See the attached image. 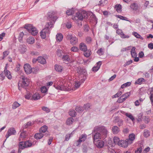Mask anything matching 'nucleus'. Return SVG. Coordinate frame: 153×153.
<instances>
[{"mask_svg":"<svg viewBox=\"0 0 153 153\" xmlns=\"http://www.w3.org/2000/svg\"><path fill=\"white\" fill-rule=\"evenodd\" d=\"M10 52L9 51L7 50L4 51L3 53V56L2 59H4L6 57L9 53Z\"/></svg>","mask_w":153,"mask_h":153,"instance_id":"nucleus-45","label":"nucleus"},{"mask_svg":"<svg viewBox=\"0 0 153 153\" xmlns=\"http://www.w3.org/2000/svg\"><path fill=\"white\" fill-rule=\"evenodd\" d=\"M35 39L33 37H30L27 39V42L29 44H32L34 43Z\"/></svg>","mask_w":153,"mask_h":153,"instance_id":"nucleus-28","label":"nucleus"},{"mask_svg":"<svg viewBox=\"0 0 153 153\" xmlns=\"http://www.w3.org/2000/svg\"><path fill=\"white\" fill-rule=\"evenodd\" d=\"M86 41L87 43H90L92 41V39L91 37H88L86 39Z\"/></svg>","mask_w":153,"mask_h":153,"instance_id":"nucleus-63","label":"nucleus"},{"mask_svg":"<svg viewBox=\"0 0 153 153\" xmlns=\"http://www.w3.org/2000/svg\"><path fill=\"white\" fill-rule=\"evenodd\" d=\"M48 129V127L46 126H44L42 127L39 130V132L42 133H45L46 132L45 135L46 136H47L49 135V133L47 131Z\"/></svg>","mask_w":153,"mask_h":153,"instance_id":"nucleus-14","label":"nucleus"},{"mask_svg":"<svg viewBox=\"0 0 153 153\" xmlns=\"http://www.w3.org/2000/svg\"><path fill=\"white\" fill-rule=\"evenodd\" d=\"M33 27L31 25H26L25 26V27L29 33H30V31L32 30Z\"/></svg>","mask_w":153,"mask_h":153,"instance_id":"nucleus-40","label":"nucleus"},{"mask_svg":"<svg viewBox=\"0 0 153 153\" xmlns=\"http://www.w3.org/2000/svg\"><path fill=\"white\" fill-rule=\"evenodd\" d=\"M74 13V12L73 8L68 10L66 11V13L68 16L72 15Z\"/></svg>","mask_w":153,"mask_h":153,"instance_id":"nucleus-32","label":"nucleus"},{"mask_svg":"<svg viewBox=\"0 0 153 153\" xmlns=\"http://www.w3.org/2000/svg\"><path fill=\"white\" fill-rule=\"evenodd\" d=\"M120 141L119 138L117 137H115L113 138V141L115 144H117L118 145V143Z\"/></svg>","mask_w":153,"mask_h":153,"instance_id":"nucleus-47","label":"nucleus"},{"mask_svg":"<svg viewBox=\"0 0 153 153\" xmlns=\"http://www.w3.org/2000/svg\"><path fill=\"white\" fill-rule=\"evenodd\" d=\"M130 7L133 10H136L138 9L137 4L135 3H133L130 5Z\"/></svg>","mask_w":153,"mask_h":153,"instance_id":"nucleus-33","label":"nucleus"},{"mask_svg":"<svg viewBox=\"0 0 153 153\" xmlns=\"http://www.w3.org/2000/svg\"><path fill=\"white\" fill-rule=\"evenodd\" d=\"M145 80L143 78H141L138 79L135 82V84H141L143 82H145Z\"/></svg>","mask_w":153,"mask_h":153,"instance_id":"nucleus-30","label":"nucleus"},{"mask_svg":"<svg viewBox=\"0 0 153 153\" xmlns=\"http://www.w3.org/2000/svg\"><path fill=\"white\" fill-rule=\"evenodd\" d=\"M85 16H86L85 18H87L89 16H90L91 18L93 19H95L96 17L95 15L92 12L90 11L86 12L85 11Z\"/></svg>","mask_w":153,"mask_h":153,"instance_id":"nucleus-21","label":"nucleus"},{"mask_svg":"<svg viewBox=\"0 0 153 153\" xmlns=\"http://www.w3.org/2000/svg\"><path fill=\"white\" fill-rule=\"evenodd\" d=\"M122 92L121 91H120L117 93L113 95L112 97V98H116L117 97H118L119 96H120V95H121L122 94Z\"/></svg>","mask_w":153,"mask_h":153,"instance_id":"nucleus-53","label":"nucleus"},{"mask_svg":"<svg viewBox=\"0 0 153 153\" xmlns=\"http://www.w3.org/2000/svg\"><path fill=\"white\" fill-rule=\"evenodd\" d=\"M116 33L118 35H120V37L122 38L128 39L129 38V36L125 35L121 29H117L116 31Z\"/></svg>","mask_w":153,"mask_h":153,"instance_id":"nucleus-11","label":"nucleus"},{"mask_svg":"<svg viewBox=\"0 0 153 153\" xmlns=\"http://www.w3.org/2000/svg\"><path fill=\"white\" fill-rule=\"evenodd\" d=\"M44 135L41 132H39L36 134L35 135L34 137L36 139H40L42 138Z\"/></svg>","mask_w":153,"mask_h":153,"instance_id":"nucleus-29","label":"nucleus"},{"mask_svg":"<svg viewBox=\"0 0 153 153\" xmlns=\"http://www.w3.org/2000/svg\"><path fill=\"white\" fill-rule=\"evenodd\" d=\"M74 120V119L72 117L68 118L66 120V123L67 125H70L73 123Z\"/></svg>","mask_w":153,"mask_h":153,"instance_id":"nucleus-36","label":"nucleus"},{"mask_svg":"<svg viewBox=\"0 0 153 153\" xmlns=\"http://www.w3.org/2000/svg\"><path fill=\"white\" fill-rule=\"evenodd\" d=\"M128 137V139H127L126 140L129 143V144H130L133 143V141L134 140L135 135L133 133L130 134L129 135Z\"/></svg>","mask_w":153,"mask_h":153,"instance_id":"nucleus-15","label":"nucleus"},{"mask_svg":"<svg viewBox=\"0 0 153 153\" xmlns=\"http://www.w3.org/2000/svg\"><path fill=\"white\" fill-rule=\"evenodd\" d=\"M24 70L26 73L29 74L32 72V68L30 65L28 64H26L24 66Z\"/></svg>","mask_w":153,"mask_h":153,"instance_id":"nucleus-9","label":"nucleus"},{"mask_svg":"<svg viewBox=\"0 0 153 153\" xmlns=\"http://www.w3.org/2000/svg\"><path fill=\"white\" fill-rule=\"evenodd\" d=\"M92 135L93 142L95 143L96 140L105 138L107 136L108 131L105 127L103 126H96L94 129Z\"/></svg>","mask_w":153,"mask_h":153,"instance_id":"nucleus-1","label":"nucleus"},{"mask_svg":"<svg viewBox=\"0 0 153 153\" xmlns=\"http://www.w3.org/2000/svg\"><path fill=\"white\" fill-rule=\"evenodd\" d=\"M85 10L80 11L76 13L75 18H77L80 20H82L84 18H85L86 16H85Z\"/></svg>","mask_w":153,"mask_h":153,"instance_id":"nucleus-5","label":"nucleus"},{"mask_svg":"<svg viewBox=\"0 0 153 153\" xmlns=\"http://www.w3.org/2000/svg\"><path fill=\"white\" fill-rule=\"evenodd\" d=\"M20 105V104L19 103L17 102H15L12 105V108L13 109H15L19 107Z\"/></svg>","mask_w":153,"mask_h":153,"instance_id":"nucleus-43","label":"nucleus"},{"mask_svg":"<svg viewBox=\"0 0 153 153\" xmlns=\"http://www.w3.org/2000/svg\"><path fill=\"white\" fill-rule=\"evenodd\" d=\"M42 109L46 113H48L50 111V110L48 108L46 107H43L42 108Z\"/></svg>","mask_w":153,"mask_h":153,"instance_id":"nucleus-57","label":"nucleus"},{"mask_svg":"<svg viewBox=\"0 0 153 153\" xmlns=\"http://www.w3.org/2000/svg\"><path fill=\"white\" fill-rule=\"evenodd\" d=\"M54 87L57 90H63L65 91H68L70 90L71 88L70 87H67V86L61 85V86L58 85L56 87L54 85Z\"/></svg>","mask_w":153,"mask_h":153,"instance_id":"nucleus-8","label":"nucleus"},{"mask_svg":"<svg viewBox=\"0 0 153 153\" xmlns=\"http://www.w3.org/2000/svg\"><path fill=\"white\" fill-rule=\"evenodd\" d=\"M63 38V35L61 33L57 34L56 36V39L57 41H59V42L62 40Z\"/></svg>","mask_w":153,"mask_h":153,"instance_id":"nucleus-31","label":"nucleus"},{"mask_svg":"<svg viewBox=\"0 0 153 153\" xmlns=\"http://www.w3.org/2000/svg\"><path fill=\"white\" fill-rule=\"evenodd\" d=\"M27 133L26 131H23L21 133L19 137V141H22L25 138H26Z\"/></svg>","mask_w":153,"mask_h":153,"instance_id":"nucleus-16","label":"nucleus"},{"mask_svg":"<svg viewBox=\"0 0 153 153\" xmlns=\"http://www.w3.org/2000/svg\"><path fill=\"white\" fill-rule=\"evenodd\" d=\"M54 12H49L48 13V19L50 21H52L54 23L57 19V18L56 16H54Z\"/></svg>","mask_w":153,"mask_h":153,"instance_id":"nucleus-6","label":"nucleus"},{"mask_svg":"<svg viewBox=\"0 0 153 153\" xmlns=\"http://www.w3.org/2000/svg\"><path fill=\"white\" fill-rule=\"evenodd\" d=\"M112 131L114 134H117L120 132V129L117 126H114L112 128Z\"/></svg>","mask_w":153,"mask_h":153,"instance_id":"nucleus-18","label":"nucleus"},{"mask_svg":"<svg viewBox=\"0 0 153 153\" xmlns=\"http://www.w3.org/2000/svg\"><path fill=\"white\" fill-rule=\"evenodd\" d=\"M131 83L130 82H127L123 84V85H121V88H123L129 86H130L131 85Z\"/></svg>","mask_w":153,"mask_h":153,"instance_id":"nucleus-46","label":"nucleus"},{"mask_svg":"<svg viewBox=\"0 0 153 153\" xmlns=\"http://www.w3.org/2000/svg\"><path fill=\"white\" fill-rule=\"evenodd\" d=\"M126 116L129 118L132 121L134 120V119L133 116L130 113H126L125 114Z\"/></svg>","mask_w":153,"mask_h":153,"instance_id":"nucleus-44","label":"nucleus"},{"mask_svg":"<svg viewBox=\"0 0 153 153\" xmlns=\"http://www.w3.org/2000/svg\"><path fill=\"white\" fill-rule=\"evenodd\" d=\"M19 50L21 53H24L26 51V46L25 45H21L20 46Z\"/></svg>","mask_w":153,"mask_h":153,"instance_id":"nucleus-27","label":"nucleus"},{"mask_svg":"<svg viewBox=\"0 0 153 153\" xmlns=\"http://www.w3.org/2000/svg\"><path fill=\"white\" fill-rule=\"evenodd\" d=\"M62 59L65 62H68L70 61L69 56L68 55L63 56Z\"/></svg>","mask_w":153,"mask_h":153,"instance_id":"nucleus-38","label":"nucleus"},{"mask_svg":"<svg viewBox=\"0 0 153 153\" xmlns=\"http://www.w3.org/2000/svg\"><path fill=\"white\" fill-rule=\"evenodd\" d=\"M32 95L30 93L28 92L26 95H25V98L27 99H30L31 98Z\"/></svg>","mask_w":153,"mask_h":153,"instance_id":"nucleus-54","label":"nucleus"},{"mask_svg":"<svg viewBox=\"0 0 153 153\" xmlns=\"http://www.w3.org/2000/svg\"><path fill=\"white\" fill-rule=\"evenodd\" d=\"M128 144H129V143H128L126 139V140H120V141L118 143V145L120 146L125 148L127 147Z\"/></svg>","mask_w":153,"mask_h":153,"instance_id":"nucleus-12","label":"nucleus"},{"mask_svg":"<svg viewBox=\"0 0 153 153\" xmlns=\"http://www.w3.org/2000/svg\"><path fill=\"white\" fill-rule=\"evenodd\" d=\"M83 82H81L79 81H75L74 86L76 88H78L80 86Z\"/></svg>","mask_w":153,"mask_h":153,"instance_id":"nucleus-41","label":"nucleus"},{"mask_svg":"<svg viewBox=\"0 0 153 153\" xmlns=\"http://www.w3.org/2000/svg\"><path fill=\"white\" fill-rule=\"evenodd\" d=\"M38 61L39 62L42 64H44L46 62L45 59L41 56H39L38 58Z\"/></svg>","mask_w":153,"mask_h":153,"instance_id":"nucleus-25","label":"nucleus"},{"mask_svg":"<svg viewBox=\"0 0 153 153\" xmlns=\"http://www.w3.org/2000/svg\"><path fill=\"white\" fill-rule=\"evenodd\" d=\"M33 35H36L38 33V30L35 27H33L31 30L30 32Z\"/></svg>","mask_w":153,"mask_h":153,"instance_id":"nucleus-37","label":"nucleus"},{"mask_svg":"<svg viewBox=\"0 0 153 153\" xmlns=\"http://www.w3.org/2000/svg\"><path fill=\"white\" fill-rule=\"evenodd\" d=\"M62 52L61 50H57L56 51V54L59 56H60L62 55Z\"/></svg>","mask_w":153,"mask_h":153,"instance_id":"nucleus-59","label":"nucleus"},{"mask_svg":"<svg viewBox=\"0 0 153 153\" xmlns=\"http://www.w3.org/2000/svg\"><path fill=\"white\" fill-rule=\"evenodd\" d=\"M71 51L73 52H76L78 51V48L76 46H73L71 48Z\"/></svg>","mask_w":153,"mask_h":153,"instance_id":"nucleus-62","label":"nucleus"},{"mask_svg":"<svg viewBox=\"0 0 153 153\" xmlns=\"http://www.w3.org/2000/svg\"><path fill=\"white\" fill-rule=\"evenodd\" d=\"M144 135L146 137H148L149 136V132L147 130H145L144 131Z\"/></svg>","mask_w":153,"mask_h":153,"instance_id":"nucleus-56","label":"nucleus"},{"mask_svg":"<svg viewBox=\"0 0 153 153\" xmlns=\"http://www.w3.org/2000/svg\"><path fill=\"white\" fill-rule=\"evenodd\" d=\"M66 38L68 40H70V43L73 45H75L78 42V38L70 34H68L67 35Z\"/></svg>","mask_w":153,"mask_h":153,"instance_id":"nucleus-3","label":"nucleus"},{"mask_svg":"<svg viewBox=\"0 0 153 153\" xmlns=\"http://www.w3.org/2000/svg\"><path fill=\"white\" fill-rule=\"evenodd\" d=\"M96 146L99 148H101L104 145V142L103 141L100 140H98L97 142L96 143H95Z\"/></svg>","mask_w":153,"mask_h":153,"instance_id":"nucleus-22","label":"nucleus"},{"mask_svg":"<svg viewBox=\"0 0 153 153\" xmlns=\"http://www.w3.org/2000/svg\"><path fill=\"white\" fill-rule=\"evenodd\" d=\"M130 92H128L123 94L122 95L123 96V97L125 99V100H126L130 96Z\"/></svg>","mask_w":153,"mask_h":153,"instance_id":"nucleus-52","label":"nucleus"},{"mask_svg":"<svg viewBox=\"0 0 153 153\" xmlns=\"http://www.w3.org/2000/svg\"><path fill=\"white\" fill-rule=\"evenodd\" d=\"M19 149H23L25 148V142L21 141L20 142L19 145Z\"/></svg>","mask_w":153,"mask_h":153,"instance_id":"nucleus-35","label":"nucleus"},{"mask_svg":"<svg viewBox=\"0 0 153 153\" xmlns=\"http://www.w3.org/2000/svg\"><path fill=\"white\" fill-rule=\"evenodd\" d=\"M50 33V31L46 28L43 29L40 32V36L43 39H45L46 36H48Z\"/></svg>","mask_w":153,"mask_h":153,"instance_id":"nucleus-7","label":"nucleus"},{"mask_svg":"<svg viewBox=\"0 0 153 153\" xmlns=\"http://www.w3.org/2000/svg\"><path fill=\"white\" fill-rule=\"evenodd\" d=\"M7 64H6L5 67L4 73L6 76L9 79H11L12 78V76L10 71L7 70Z\"/></svg>","mask_w":153,"mask_h":153,"instance_id":"nucleus-13","label":"nucleus"},{"mask_svg":"<svg viewBox=\"0 0 153 153\" xmlns=\"http://www.w3.org/2000/svg\"><path fill=\"white\" fill-rule=\"evenodd\" d=\"M16 133V131L14 128H11L8 130L7 134L5 137L6 138H7L10 136L14 135Z\"/></svg>","mask_w":153,"mask_h":153,"instance_id":"nucleus-10","label":"nucleus"},{"mask_svg":"<svg viewBox=\"0 0 153 153\" xmlns=\"http://www.w3.org/2000/svg\"><path fill=\"white\" fill-rule=\"evenodd\" d=\"M87 138V135L85 134H82L79 138V139L78 140L77 142L80 143L81 142L85 141Z\"/></svg>","mask_w":153,"mask_h":153,"instance_id":"nucleus-23","label":"nucleus"},{"mask_svg":"<svg viewBox=\"0 0 153 153\" xmlns=\"http://www.w3.org/2000/svg\"><path fill=\"white\" fill-rule=\"evenodd\" d=\"M69 115L72 117H74L76 115V113L74 110H71L69 112Z\"/></svg>","mask_w":153,"mask_h":153,"instance_id":"nucleus-39","label":"nucleus"},{"mask_svg":"<svg viewBox=\"0 0 153 153\" xmlns=\"http://www.w3.org/2000/svg\"><path fill=\"white\" fill-rule=\"evenodd\" d=\"M76 71L77 73L80 75L81 78L82 77V79L84 80L86 79V70L85 69L82 68L80 67L77 68Z\"/></svg>","mask_w":153,"mask_h":153,"instance_id":"nucleus-4","label":"nucleus"},{"mask_svg":"<svg viewBox=\"0 0 153 153\" xmlns=\"http://www.w3.org/2000/svg\"><path fill=\"white\" fill-rule=\"evenodd\" d=\"M24 35V33L23 32H21L19 35L18 39L19 41L21 42L22 40V37Z\"/></svg>","mask_w":153,"mask_h":153,"instance_id":"nucleus-51","label":"nucleus"},{"mask_svg":"<svg viewBox=\"0 0 153 153\" xmlns=\"http://www.w3.org/2000/svg\"><path fill=\"white\" fill-rule=\"evenodd\" d=\"M84 55L86 57H88L90 55V52L89 51H87V50L85 52H84Z\"/></svg>","mask_w":153,"mask_h":153,"instance_id":"nucleus-58","label":"nucleus"},{"mask_svg":"<svg viewBox=\"0 0 153 153\" xmlns=\"http://www.w3.org/2000/svg\"><path fill=\"white\" fill-rule=\"evenodd\" d=\"M76 111L79 112H81L83 110V108L80 106H77L75 109Z\"/></svg>","mask_w":153,"mask_h":153,"instance_id":"nucleus-49","label":"nucleus"},{"mask_svg":"<svg viewBox=\"0 0 153 153\" xmlns=\"http://www.w3.org/2000/svg\"><path fill=\"white\" fill-rule=\"evenodd\" d=\"M79 48L80 50L84 52L87 50V48L86 45L84 43H81L79 45Z\"/></svg>","mask_w":153,"mask_h":153,"instance_id":"nucleus-17","label":"nucleus"},{"mask_svg":"<svg viewBox=\"0 0 153 153\" xmlns=\"http://www.w3.org/2000/svg\"><path fill=\"white\" fill-rule=\"evenodd\" d=\"M53 23H54L52 21H50L49 22L46 23L45 28L47 29H48L50 31L51 28L53 27Z\"/></svg>","mask_w":153,"mask_h":153,"instance_id":"nucleus-19","label":"nucleus"},{"mask_svg":"<svg viewBox=\"0 0 153 153\" xmlns=\"http://www.w3.org/2000/svg\"><path fill=\"white\" fill-rule=\"evenodd\" d=\"M41 90L42 92L45 93L47 91V89L45 87L43 86L41 87Z\"/></svg>","mask_w":153,"mask_h":153,"instance_id":"nucleus-60","label":"nucleus"},{"mask_svg":"<svg viewBox=\"0 0 153 153\" xmlns=\"http://www.w3.org/2000/svg\"><path fill=\"white\" fill-rule=\"evenodd\" d=\"M123 120L121 119L117 121V125L119 126H121L123 125Z\"/></svg>","mask_w":153,"mask_h":153,"instance_id":"nucleus-61","label":"nucleus"},{"mask_svg":"<svg viewBox=\"0 0 153 153\" xmlns=\"http://www.w3.org/2000/svg\"><path fill=\"white\" fill-rule=\"evenodd\" d=\"M125 100V99L123 97V96L122 95L117 100V102L119 103H122Z\"/></svg>","mask_w":153,"mask_h":153,"instance_id":"nucleus-50","label":"nucleus"},{"mask_svg":"<svg viewBox=\"0 0 153 153\" xmlns=\"http://www.w3.org/2000/svg\"><path fill=\"white\" fill-rule=\"evenodd\" d=\"M132 34L137 38H139L142 40L143 39V38L142 37L139 33L136 32H133L132 33Z\"/></svg>","mask_w":153,"mask_h":153,"instance_id":"nucleus-34","label":"nucleus"},{"mask_svg":"<svg viewBox=\"0 0 153 153\" xmlns=\"http://www.w3.org/2000/svg\"><path fill=\"white\" fill-rule=\"evenodd\" d=\"M55 69L57 71L61 72L63 70V67L60 65H55Z\"/></svg>","mask_w":153,"mask_h":153,"instance_id":"nucleus-26","label":"nucleus"},{"mask_svg":"<svg viewBox=\"0 0 153 153\" xmlns=\"http://www.w3.org/2000/svg\"><path fill=\"white\" fill-rule=\"evenodd\" d=\"M102 62L101 61H99L97 63V65L96 66L93 68L92 70L93 71L95 72L97 71L100 68V65H101Z\"/></svg>","mask_w":153,"mask_h":153,"instance_id":"nucleus-20","label":"nucleus"},{"mask_svg":"<svg viewBox=\"0 0 153 153\" xmlns=\"http://www.w3.org/2000/svg\"><path fill=\"white\" fill-rule=\"evenodd\" d=\"M142 152V148L141 146L138 148L137 150L135 151V153H141Z\"/></svg>","mask_w":153,"mask_h":153,"instance_id":"nucleus-64","label":"nucleus"},{"mask_svg":"<svg viewBox=\"0 0 153 153\" xmlns=\"http://www.w3.org/2000/svg\"><path fill=\"white\" fill-rule=\"evenodd\" d=\"M100 5H102L103 6L106 4L108 3L107 0H100Z\"/></svg>","mask_w":153,"mask_h":153,"instance_id":"nucleus-48","label":"nucleus"},{"mask_svg":"<svg viewBox=\"0 0 153 153\" xmlns=\"http://www.w3.org/2000/svg\"><path fill=\"white\" fill-rule=\"evenodd\" d=\"M40 98V96L38 93H36L34 94L31 97V100H38Z\"/></svg>","mask_w":153,"mask_h":153,"instance_id":"nucleus-24","label":"nucleus"},{"mask_svg":"<svg viewBox=\"0 0 153 153\" xmlns=\"http://www.w3.org/2000/svg\"><path fill=\"white\" fill-rule=\"evenodd\" d=\"M115 8L116 9V10L118 12L120 11L121 9V6L120 4L116 5L115 6Z\"/></svg>","mask_w":153,"mask_h":153,"instance_id":"nucleus-55","label":"nucleus"},{"mask_svg":"<svg viewBox=\"0 0 153 153\" xmlns=\"http://www.w3.org/2000/svg\"><path fill=\"white\" fill-rule=\"evenodd\" d=\"M25 142V148L29 147L31 146L32 145V143L29 140Z\"/></svg>","mask_w":153,"mask_h":153,"instance_id":"nucleus-42","label":"nucleus"},{"mask_svg":"<svg viewBox=\"0 0 153 153\" xmlns=\"http://www.w3.org/2000/svg\"><path fill=\"white\" fill-rule=\"evenodd\" d=\"M22 83H19L18 84L19 89L20 90V85L23 88H25L29 85L30 80L27 77L23 76L22 77Z\"/></svg>","mask_w":153,"mask_h":153,"instance_id":"nucleus-2","label":"nucleus"}]
</instances>
